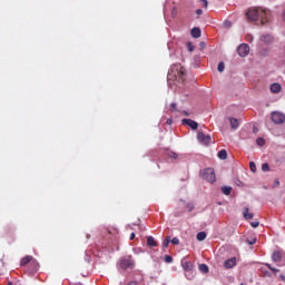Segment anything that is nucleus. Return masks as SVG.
Wrapping results in <instances>:
<instances>
[{
  "instance_id": "obj_44",
  "label": "nucleus",
  "mask_w": 285,
  "mask_h": 285,
  "mask_svg": "<svg viewBox=\"0 0 285 285\" xmlns=\"http://www.w3.org/2000/svg\"><path fill=\"white\" fill-rule=\"evenodd\" d=\"M127 285H137V282L132 281V282L128 283Z\"/></svg>"
},
{
  "instance_id": "obj_27",
  "label": "nucleus",
  "mask_w": 285,
  "mask_h": 285,
  "mask_svg": "<svg viewBox=\"0 0 285 285\" xmlns=\"http://www.w3.org/2000/svg\"><path fill=\"white\" fill-rule=\"evenodd\" d=\"M169 244H170V237L167 236V237L165 238L164 243H163V246H164L165 248H168V245H169Z\"/></svg>"
},
{
  "instance_id": "obj_51",
  "label": "nucleus",
  "mask_w": 285,
  "mask_h": 285,
  "mask_svg": "<svg viewBox=\"0 0 285 285\" xmlns=\"http://www.w3.org/2000/svg\"><path fill=\"white\" fill-rule=\"evenodd\" d=\"M265 273V275H268V272H264Z\"/></svg>"
},
{
  "instance_id": "obj_48",
  "label": "nucleus",
  "mask_w": 285,
  "mask_h": 285,
  "mask_svg": "<svg viewBox=\"0 0 285 285\" xmlns=\"http://www.w3.org/2000/svg\"><path fill=\"white\" fill-rule=\"evenodd\" d=\"M173 17H175V8L173 9Z\"/></svg>"
},
{
  "instance_id": "obj_29",
  "label": "nucleus",
  "mask_w": 285,
  "mask_h": 285,
  "mask_svg": "<svg viewBox=\"0 0 285 285\" xmlns=\"http://www.w3.org/2000/svg\"><path fill=\"white\" fill-rule=\"evenodd\" d=\"M262 170H264V173L271 170V167L268 166V163H264V164L262 165Z\"/></svg>"
},
{
  "instance_id": "obj_49",
  "label": "nucleus",
  "mask_w": 285,
  "mask_h": 285,
  "mask_svg": "<svg viewBox=\"0 0 285 285\" xmlns=\"http://www.w3.org/2000/svg\"><path fill=\"white\" fill-rule=\"evenodd\" d=\"M164 14H166V7L164 8Z\"/></svg>"
},
{
  "instance_id": "obj_14",
  "label": "nucleus",
  "mask_w": 285,
  "mask_h": 285,
  "mask_svg": "<svg viewBox=\"0 0 285 285\" xmlns=\"http://www.w3.org/2000/svg\"><path fill=\"white\" fill-rule=\"evenodd\" d=\"M272 259L273 262H275L276 264H279V262H282V253L279 252H274L272 255Z\"/></svg>"
},
{
  "instance_id": "obj_16",
  "label": "nucleus",
  "mask_w": 285,
  "mask_h": 285,
  "mask_svg": "<svg viewBox=\"0 0 285 285\" xmlns=\"http://www.w3.org/2000/svg\"><path fill=\"white\" fill-rule=\"evenodd\" d=\"M261 41H263V43H272L273 42V36H271V35L262 36Z\"/></svg>"
},
{
  "instance_id": "obj_39",
  "label": "nucleus",
  "mask_w": 285,
  "mask_h": 285,
  "mask_svg": "<svg viewBox=\"0 0 285 285\" xmlns=\"http://www.w3.org/2000/svg\"><path fill=\"white\" fill-rule=\"evenodd\" d=\"M203 12H204V11H203L202 9H197V10H196V14H198V17H199V14H203Z\"/></svg>"
},
{
  "instance_id": "obj_9",
  "label": "nucleus",
  "mask_w": 285,
  "mask_h": 285,
  "mask_svg": "<svg viewBox=\"0 0 285 285\" xmlns=\"http://www.w3.org/2000/svg\"><path fill=\"white\" fill-rule=\"evenodd\" d=\"M236 264H237V258H235V257H232L224 262L225 268H234L236 266Z\"/></svg>"
},
{
  "instance_id": "obj_43",
  "label": "nucleus",
  "mask_w": 285,
  "mask_h": 285,
  "mask_svg": "<svg viewBox=\"0 0 285 285\" xmlns=\"http://www.w3.org/2000/svg\"><path fill=\"white\" fill-rule=\"evenodd\" d=\"M265 266H267V268H269V271H272L273 266H271V264L266 263Z\"/></svg>"
},
{
  "instance_id": "obj_12",
  "label": "nucleus",
  "mask_w": 285,
  "mask_h": 285,
  "mask_svg": "<svg viewBox=\"0 0 285 285\" xmlns=\"http://www.w3.org/2000/svg\"><path fill=\"white\" fill-rule=\"evenodd\" d=\"M190 33H191V37H194V39H199V37H202V29L194 27Z\"/></svg>"
},
{
  "instance_id": "obj_18",
  "label": "nucleus",
  "mask_w": 285,
  "mask_h": 285,
  "mask_svg": "<svg viewBox=\"0 0 285 285\" xmlns=\"http://www.w3.org/2000/svg\"><path fill=\"white\" fill-rule=\"evenodd\" d=\"M147 245L150 246V247L157 246V242L155 240V237L149 236V237L147 238Z\"/></svg>"
},
{
  "instance_id": "obj_2",
  "label": "nucleus",
  "mask_w": 285,
  "mask_h": 285,
  "mask_svg": "<svg viewBox=\"0 0 285 285\" xmlns=\"http://www.w3.org/2000/svg\"><path fill=\"white\" fill-rule=\"evenodd\" d=\"M184 75H186V69H184L181 65L176 63L170 67L167 79L168 81H170V79H176V81H183Z\"/></svg>"
},
{
  "instance_id": "obj_25",
  "label": "nucleus",
  "mask_w": 285,
  "mask_h": 285,
  "mask_svg": "<svg viewBox=\"0 0 285 285\" xmlns=\"http://www.w3.org/2000/svg\"><path fill=\"white\" fill-rule=\"evenodd\" d=\"M225 68H226V66L224 65V62H219L217 70H218V72H224Z\"/></svg>"
},
{
  "instance_id": "obj_33",
  "label": "nucleus",
  "mask_w": 285,
  "mask_h": 285,
  "mask_svg": "<svg viewBox=\"0 0 285 285\" xmlns=\"http://www.w3.org/2000/svg\"><path fill=\"white\" fill-rule=\"evenodd\" d=\"M165 262H166L167 264H173V258H171L169 255H166V256H165Z\"/></svg>"
},
{
  "instance_id": "obj_41",
  "label": "nucleus",
  "mask_w": 285,
  "mask_h": 285,
  "mask_svg": "<svg viewBox=\"0 0 285 285\" xmlns=\"http://www.w3.org/2000/svg\"><path fill=\"white\" fill-rule=\"evenodd\" d=\"M271 271H272L273 273H279V269H277V268H275V267H273Z\"/></svg>"
},
{
  "instance_id": "obj_6",
  "label": "nucleus",
  "mask_w": 285,
  "mask_h": 285,
  "mask_svg": "<svg viewBox=\"0 0 285 285\" xmlns=\"http://www.w3.org/2000/svg\"><path fill=\"white\" fill-rule=\"evenodd\" d=\"M272 121L276 125L284 124L285 115L279 111L272 112Z\"/></svg>"
},
{
  "instance_id": "obj_10",
  "label": "nucleus",
  "mask_w": 285,
  "mask_h": 285,
  "mask_svg": "<svg viewBox=\"0 0 285 285\" xmlns=\"http://www.w3.org/2000/svg\"><path fill=\"white\" fill-rule=\"evenodd\" d=\"M271 92H273L274 95H278V92H282V85L277 82L271 85Z\"/></svg>"
},
{
  "instance_id": "obj_40",
  "label": "nucleus",
  "mask_w": 285,
  "mask_h": 285,
  "mask_svg": "<svg viewBox=\"0 0 285 285\" xmlns=\"http://www.w3.org/2000/svg\"><path fill=\"white\" fill-rule=\"evenodd\" d=\"M135 237H136L135 233H131L129 239L132 240L135 239Z\"/></svg>"
},
{
  "instance_id": "obj_36",
  "label": "nucleus",
  "mask_w": 285,
  "mask_h": 285,
  "mask_svg": "<svg viewBox=\"0 0 285 285\" xmlns=\"http://www.w3.org/2000/svg\"><path fill=\"white\" fill-rule=\"evenodd\" d=\"M250 226H252L253 228H257V227L259 226V222H252V223H250Z\"/></svg>"
},
{
  "instance_id": "obj_47",
  "label": "nucleus",
  "mask_w": 285,
  "mask_h": 285,
  "mask_svg": "<svg viewBox=\"0 0 285 285\" xmlns=\"http://www.w3.org/2000/svg\"><path fill=\"white\" fill-rule=\"evenodd\" d=\"M184 115H186V117H188V111H184Z\"/></svg>"
},
{
  "instance_id": "obj_17",
  "label": "nucleus",
  "mask_w": 285,
  "mask_h": 285,
  "mask_svg": "<svg viewBox=\"0 0 285 285\" xmlns=\"http://www.w3.org/2000/svg\"><path fill=\"white\" fill-rule=\"evenodd\" d=\"M32 256H26L20 261V266H26V264H31L32 262Z\"/></svg>"
},
{
  "instance_id": "obj_11",
  "label": "nucleus",
  "mask_w": 285,
  "mask_h": 285,
  "mask_svg": "<svg viewBox=\"0 0 285 285\" xmlns=\"http://www.w3.org/2000/svg\"><path fill=\"white\" fill-rule=\"evenodd\" d=\"M37 271H39V263L37 262V259L33 258L30 263L29 273H37Z\"/></svg>"
},
{
  "instance_id": "obj_19",
  "label": "nucleus",
  "mask_w": 285,
  "mask_h": 285,
  "mask_svg": "<svg viewBox=\"0 0 285 285\" xmlns=\"http://www.w3.org/2000/svg\"><path fill=\"white\" fill-rule=\"evenodd\" d=\"M207 235H206V232H199L196 236V239L198 242H204V239H206Z\"/></svg>"
},
{
  "instance_id": "obj_31",
  "label": "nucleus",
  "mask_w": 285,
  "mask_h": 285,
  "mask_svg": "<svg viewBox=\"0 0 285 285\" xmlns=\"http://www.w3.org/2000/svg\"><path fill=\"white\" fill-rule=\"evenodd\" d=\"M187 49L189 52H193L195 50V46H193V42L187 43Z\"/></svg>"
},
{
  "instance_id": "obj_22",
  "label": "nucleus",
  "mask_w": 285,
  "mask_h": 285,
  "mask_svg": "<svg viewBox=\"0 0 285 285\" xmlns=\"http://www.w3.org/2000/svg\"><path fill=\"white\" fill-rule=\"evenodd\" d=\"M199 271H200V273H208V265H206V264H200L199 265Z\"/></svg>"
},
{
  "instance_id": "obj_42",
  "label": "nucleus",
  "mask_w": 285,
  "mask_h": 285,
  "mask_svg": "<svg viewBox=\"0 0 285 285\" xmlns=\"http://www.w3.org/2000/svg\"><path fill=\"white\" fill-rule=\"evenodd\" d=\"M279 279H281L282 282H285V276H284V274L279 275Z\"/></svg>"
},
{
  "instance_id": "obj_26",
  "label": "nucleus",
  "mask_w": 285,
  "mask_h": 285,
  "mask_svg": "<svg viewBox=\"0 0 285 285\" xmlns=\"http://www.w3.org/2000/svg\"><path fill=\"white\" fill-rule=\"evenodd\" d=\"M132 253H134L135 255H140V253H144V250H142L140 247H134V248H132Z\"/></svg>"
},
{
  "instance_id": "obj_35",
  "label": "nucleus",
  "mask_w": 285,
  "mask_h": 285,
  "mask_svg": "<svg viewBox=\"0 0 285 285\" xmlns=\"http://www.w3.org/2000/svg\"><path fill=\"white\" fill-rule=\"evenodd\" d=\"M171 244H174V246H177V245L179 244V238L174 237V238L171 239Z\"/></svg>"
},
{
  "instance_id": "obj_32",
  "label": "nucleus",
  "mask_w": 285,
  "mask_h": 285,
  "mask_svg": "<svg viewBox=\"0 0 285 285\" xmlns=\"http://www.w3.org/2000/svg\"><path fill=\"white\" fill-rule=\"evenodd\" d=\"M170 110H171V112H177V104L171 102Z\"/></svg>"
},
{
  "instance_id": "obj_5",
  "label": "nucleus",
  "mask_w": 285,
  "mask_h": 285,
  "mask_svg": "<svg viewBox=\"0 0 285 285\" xmlns=\"http://www.w3.org/2000/svg\"><path fill=\"white\" fill-rule=\"evenodd\" d=\"M197 139H198L199 144H203V146H208V144H210L213 141V138L210 137V135H205L202 131L198 132Z\"/></svg>"
},
{
  "instance_id": "obj_3",
  "label": "nucleus",
  "mask_w": 285,
  "mask_h": 285,
  "mask_svg": "<svg viewBox=\"0 0 285 285\" xmlns=\"http://www.w3.org/2000/svg\"><path fill=\"white\" fill-rule=\"evenodd\" d=\"M119 266L122 271H132L135 268V259H132V256L122 257L119 259Z\"/></svg>"
},
{
  "instance_id": "obj_21",
  "label": "nucleus",
  "mask_w": 285,
  "mask_h": 285,
  "mask_svg": "<svg viewBox=\"0 0 285 285\" xmlns=\"http://www.w3.org/2000/svg\"><path fill=\"white\" fill-rule=\"evenodd\" d=\"M218 157L220 159H227L228 153L225 149H222L220 151H218Z\"/></svg>"
},
{
  "instance_id": "obj_34",
  "label": "nucleus",
  "mask_w": 285,
  "mask_h": 285,
  "mask_svg": "<svg viewBox=\"0 0 285 285\" xmlns=\"http://www.w3.org/2000/svg\"><path fill=\"white\" fill-rule=\"evenodd\" d=\"M200 6H203V8H208V0H200Z\"/></svg>"
},
{
  "instance_id": "obj_46",
  "label": "nucleus",
  "mask_w": 285,
  "mask_h": 285,
  "mask_svg": "<svg viewBox=\"0 0 285 285\" xmlns=\"http://www.w3.org/2000/svg\"><path fill=\"white\" fill-rule=\"evenodd\" d=\"M275 186H279V180H275Z\"/></svg>"
},
{
  "instance_id": "obj_45",
  "label": "nucleus",
  "mask_w": 285,
  "mask_h": 285,
  "mask_svg": "<svg viewBox=\"0 0 285 285\" xmlns=\"http://www.w3.org/2000/svg\"><path fill=\"white\" fill-rule=\"evenodd\" d=\"M167 124L170 126V124H173V119H167Z\"/></svg>"
},
{
  "instance_id": "obj_23",
  "label": "nucleus",
  "mask_w": 285,
  "mask_h": 285,
  "mask_svg": "<svg viewBox=\"0 0 285 285\" xmlns=\"http://www.w3.org/2000/svg\"><path fill=\"white\" fill-rule=\"evenodd\" d=\"M167 156L169 157V159H177V157H179V155H177V153L175 151H168Z\"/></svg>"
},
{
  "instance_id": "obj_24",
  "label": "nucleus",
  "mask_w": 285,
  "mask_h": 285,
  "mask_svg": "<svg viewBox=\"0 0 285 285\" xmlns=\"http://www.w3.org/2000/svg\"><path fill=\"white\" fill-rule=\"evenodd\" d=\"M249 169L252 170V173H257V166L255 165L254 161L249 163Z\"/></svg>"
},
{
  "instance_id": "obj_50",
  "label": "nucleus",
  "mask_w": 285,
  "mask_h": 285,
  "mask_svg": "<svg viewBox=\"0 0 285 285\" xmlns=\"http://www.w3.org/2000/svg\"><path fill=\"white\" fill-rule=\"evenodd\" d=\"M200 46L204 48V46H205L204 42H202Z\"/></svg>"
},
{
  "instance_id": "obj_15",
  "label": "nucleus",
  "mask_w": 285,
  "mask_h": 285,
  "mask_svg": "<svg viewBox=\"0 0 285 285\" xmlns=\"http://www.w3.org/2000/svg\"><path fill=\"white\" fill-rule=\"evenodd\" d=\"M243 217L244 219H253L255 215L248 212V207H245L243 212Z\"/></svg>"
},
{
  "instance_id": "obj_30",
  "label": "nucleus",
  "mask_w": 285,
  "mask_h": 285,
  "mask_svg": "<svg viewBox=\"0 0 285 285\" xmlns=\"http://www.w3.org/2000/svg\"><path fill=\"white\" fill-rule=\"evenodd\" d=\"M224 28H232L233 26V22H230V20H226L224 23H223Z\"/></svg>"
},
{
  "instance_id": "obj_38",
  "label": "nucleus",
  "mask_w": 285,
  "mask_h": 285,
  "mask_svg": "<svg viewBox=\"0 0 285 285\" xmlns=\"http://www.w3.org/2000/svg\"><path fill=\"white\" fill-rule=\"evenodd\" d=\"M257 243V238H254L252 240H247V244H249V246H253V244Z\"/></svg>"
},
{
  "instance_id": "obj_28",
  "label": "nucleus",
  "mask_w": 285,
  "mask_h": 285,
  "mask_svg": "<svg viewBox=\"0 0 285 285\" xmlns=\"http://www.w3.org/2000/svg\"><path fill=\"white\" fill-rule=\"evenodd\" d=\"M256 144L257 146H264V144H266V140H264V138H257Z\"/></svg>"
},
{
  "instance_id": "obj_1",
  "label": "nucleus",
  "mask_w": 285,
  "mask_h": 285,
  "mask_svg": "<svg viewBox=\"0 0 285 285\" xmlns=\"http://www.w3.org/2000/svg\"><path fill=\"white\" fill-rule=\"evenodd\" d=\"M246 14L249 21H257L258 19H261L262 23L264 24L268 22V17H271V11L262 7L250 8L248 9Z\"/></svg>"
},
{
  "instance_id": "obj_20",
  "label": "nucleus",
  "mask_w": 285,
  "mask_h": 285,
  "mask_svg": "<svg viewBox=\"0 0 285 285\" xmlns=\"http://www.w3.org/2000/svg\"><path fill=\"white\" fill-rule=\"evenodd\" d=\"M232 191H233V187H230V186H224V187H222V193H223L224 195H230Z\"/></svg>"
},
{
  "instance_id": "obj_8",
  "label": "nucleus",
  "mask_w": 285,
  "mask_h": 285,
  "mask_svg": "<svg viewBox=\"0 0 285 285\" xmlns=\"http://www.w3.org/2000/svg\"><path fill=\"white\" fill-rule=\"evenodd\" d=\"M183 124L185 126H189V128H191V130H197V128H199V124L193 119H183Z\"/></svg>"
},
{
  "instance_id": "obj_13",
  "label": "nucleus",
  "mask_w": 285,
  "mask_h": 285,
  "mask_svg": "<svg viewBox=\"0 0 285 285\" xmlns=\"http://www.w3.org/2000/svg\"><path fill=\"white\" fill-rule=\"evenodd\" d=\"M229 124L232 130H237L239 128V120L236 118H229Z\"/></svg>"
},
{
  "instance_id": "obj_7",
  "label": "nucleus",
  "mask_w": 285,
  "mask_h": 285,
  "mask_svg": "<svg viewBox=\"0 0 285 285\" xmlns=\"http://www.w3.org/2000/svg\"><path fill=\"white\" fill-rule=\"evenodd\" d=\"M237 52L239 57H248V53L250 52V47L247 43H242L238 46Z\"/></svg>"
},
{
  "instance_id": "obj_4",
  "label": "nucleus",
  "mask_w": 285,
  "mask_h": 285,
  "mask_svg": "<svg viewBox=\"0 0 285 285\" xmlns=\"http://www.w3.org/2000/svg\"><path fill=\"white\" fill-rule=\"evenodd\" d=\"M200 177L205 179V181H208L209 184H215L217 177L215 176V169L213 168H206L203 171H200Z\"/></svg>"
},
{
  "instance_id": "obj_37",
  "label": "nucleus",
  "mask_w": 285,
  "mask_h": 285,
  "mask_svg": "<svg viewBox=\"0 0 285 285\" xmlns=\"http://www.w3.org/2000/svg\"><path fill=\"white\" fill-rule=\"evenodd\" d=\"M184 271H190V263H186L184 266H183Z\"/></svg>"
}]
</instances>
